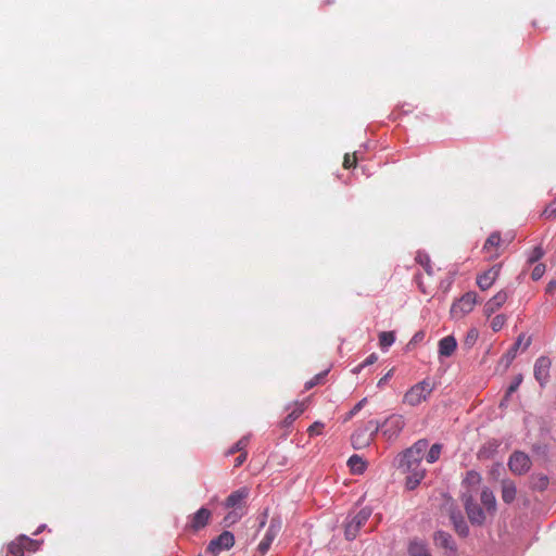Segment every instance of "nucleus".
<instances>
[{
    "label": "nucleus",
    "instance_id": "nucleus-24",
    "mask_svg": "<svg viewBox=\"0 0 556 556\" xmlns=\"http://www.w3.org/2000/svg\"><path fill=\"white\" fill-rule=\"evenodd\" d=\"M8 551L12 556H24L25 555L26 551L23 545V541H22L21 536L17 538L16 540L12 541L9 544Z\"/></svg>",
    "mask_w": 556,
    "mask_h": 556
},
{
    "label": "nucleus",
    "instance_id": "nucleus-19",
    "mask_svg": "<svg viewBox=\"0 0 556 556\" xmlns=\"http://www.w3.org/2000/svg\"><path fill=\"white\" fill-rule=\"evenodd\" d=\"M517 494L516 484L511 480L502 481V500L506 504H510L515 501Z\"/></svg>",
    "mask_w": 556,
    "mask_h": 556
},
{
    "label": "nucleus",
    "instance_id": "nucleus-52",
    "mask_svg": "<svg viewBox=\"0 0 556 556\" xmlns=\"http://www.w3.org/2000/svg\"><path fill=\"white\" fill-rule=\"evenodd\" d=\"M419 333L415 334V339L420 340Z\"/></svg>",
    "mask_w": 556,
    "mask_h": 556
},
{
    "label": "nucleus",
    "instance_id": "nucleus-23",
    "mask_svg": "<svg viewBox=\"0 0 556 556\" xmlns=\"http://www.w3.org/2000/svg\"><path fill=\"white\" fill-rule=\"evenodd\" d=\"M348 465L354 473H362L366 468L365 462L358 455H352L348 460Z\"/></svg>",
    "mask_w": 556,
    "mask_h": 556
},
{
    "label": "nucleus",
    "instance_id": "nucleus-3",
    "mask_svg": "<svg viewBox=\"0 0 556 556\" xmlns=\"http://www.w3.org/2000/svg\"><path fill=\"white\" fill-rule=\"evenodd\" d=\"M433 391V384L429 380H422L406 391L403 402L409 406H417L425 402Z\"/></svg>",
    "mask_w": 556,
    "mask_h": 556
},
{
    "label": "nucleus",
    "instance_id": "nucleus-43",
    "mask_svg": "<svg viewBox=\"0 0 556 556\" xmlns=\"http://www.w3.org/2000/svg\"><path fill=\"white\" fill-rule=\"evenodd\" d=\"M521 381H522V376L521 375L516 376L514 381L511 382V384L508 387L506 395L508 396L511 393H514L519 388Z\"/></svg>",
    "mask_w": 556,
    "mask_h": 556
},
{
    "label": "nucleus",
    "instance_id": "nucleus-50",
    "mask_svg": "<svg viewBox=\"0 0 556 556\" xmlns=\"http://www.w3.org/2000/svg\"><path fill=\"white\" fill-rule=\"evenodd\" d=\"M521 340H522V338L519 337L517 342L514 344V346L511 349L516 351L519 348V345L521 344Z\"/></svg>",
    "mask_w": 556,
    "mask_h": 556
},
{
    "label": "nucleus",
    "instance_id": "nucleus-2",
    "mask_svg": "<svg viewBox=\"0 0 556 556\" xmlns=\"http://www.w3.org/2000/svg\"><path fill=\"white\" fill-rule=\"evenodd\" d=\"M379 429L380 424L376 420H369L362 427L357 428L351 435L353 447L361 450L368 446Z\"/></svg>",
    "mask_w": 556,
    "mask_h": 556
},
{
    "label": "nucleus",
    "instance_id": "nucleus-26",
    "mask_svg": "<svg viewBox=\"0 0 556 556\" xmlns=\"http://www.w3.org/2000/svg\"><path fill=\"white\" fill-rule=\"evenodd\" d=\"M305 406L303 403L299 404L296 408H294L282 421L285 427H289L293 424L295 419H298L301 414L304 412Z\"/></svg>",
    "mask_w": 556,
    "mask_h": 556
},
{
    "label": "nucleus",
    "instance_id": "nucleus-45",
    "mask_svg": "<svg viewBox=\"0 0 556 556\" xmlns=\"http://www.w3.org/2000/svg\"><path fill=\"white\" fill-rule=\"evenodd\" d=\"M478 338V331L476 329H470L467 333L465 343L471 345Z\"/></svg>",
    "mask_w": 556,
    "mask_h": 556
},
{
    "label": "nucleus",
    "instance_id": "nucleus-4",
    "mask_svg": "<svg viewBox=\"0 0 556 556\" xmlns=\"http://www.w3.org/2000/svg\"><path fill=\"white\" fill-rule=\"evenodd\" d=\"M371 516V509L364 507L358 510L354 516L348 517L344 526V535L348 540H354L359 529L367 522Z\"/></svg>",
    "mask_w": 556,
    "mask_h": 556
},
{
    "label": "nucleus",
    "instance_id": "nucleus-34",
    "mask_svg": "<svg viewBox=\"0 0 556 556\" xmlns=\"http://www.w3.org/2000/svg\"><path fill=\"white\" fill-rule=\"evenodd\" d=\"M506 324V316L503 314L496 315L491 321V328L493 331H500Z\"/></svg>",
    "mask_w": 556,
    "mask_h": 556
},
{
    "label": "nucleus",
    "instance_id": "nucleus-21",
    "mask_svg": "<svg viewBox=\"0 0 556 556\" xmlns=\"http://www.w3.org/2000/svg\"><path fill=\"white\" fill-rule=\"evenodd\" d=\"M229 509H230L229 513L224 517V520H223V523L225 525V527H230V526L235 525L245 514V510H239V509H233V508H229Z\"/></svg>",
    "mask_w": 556,
    "mask_h": 556
},
{
    "label": "nucleus",
    "instance_id": "nucleus-20",
    "mask_svg": "<svg viewBox=\"0 0 556 556\" xmlns=\"http://www.w3.org/2000/svg\"><path fill=\"white\" fill-rule=\"evenodd\" d=\"M481 503L485 507V510L490 514H494L496 510V500L493 492L489 489H484L480 496Z\"/></svg>",
    "mask_w": 556,
    "mask_h": 556
},
{
    "label": "nucleus",
    "instance_id": "nucleus-13",
    "mask_svg": "<svg viewBox=\"0 0 556 556\" xmlns=\"http://www.w3.org/2000/svg\"><path fill=\"white\" fill-rule=\"evenodd\" d=\"M235 544V536L229 531H224L216 539L212 540L208 544V549L212 552H219L222 549H229Z\"/></svg>",
    "mask_w": 556,
    "mask_h": 556
},
{
    "label": "nucleus",
    "instance_id": "nucleus-8",
    "mask_svg": "<svg viewBox=\"0 0 556 556\" xmlns=\"http://www.w3.org/2000/svg\"><path fill=\"white\" fill-rule=\"evenodd\" d=\"M509 469L516 475L526 473L531 467L529 456L522 452H515L508 460Z\"/></svg>",
    "mask_w": 556,
    "mask_h": 556
},
{
    "label": "nucleus",
    "instance_id": "nucleus-32",
    "mask_svg": "<svg viewBox=\"0 0 556 556\" xmlns=\"http://www.w3.org/2000/svg\"><path fill=\"white\" fill-rule=\"evenodd\" d=\"M21 539L23 541V545H24L26 552L34 553V552L38 551V548L40 546L39 541L31 540L25 535H21Z\"/></svg>",
    "mask_w": 556,
    "mask_h": 556
},
{
    "label": "nucleus",
    "instance_id": "nucleus-28",
    "mask_svg": "<svg viewBox=\"0 0 556 556\" xmlns=\"http://www.w3.org/2000/svg\"><path fill=\"white\" fill-rule=\"evenodd\" d=\"M416 261L422 266V268L429 276L433 275V268L431 265V261L427 254L418 253L416 256Z\"/></svg>",
    "mask_w": 556,
    "mask_h": 556
},
{
    "label": "nucleus",
    "instance_id": "nucleus-7",
    "mask_svg": "<svg viewBox=\"0 0 556 556\" xmlns=\"http://www.w3.org/2000/svg\"><path fill=\"white\" fill-rule=\"evenodd\" d=\"M249 496L250 489L242 486L229 494V496L224 502V507L245 510V503Z\"/></svg>",
    "mask_w": 556,
    "mask_h": 556
},
{
    "label": "nucleus",
    "instance_id": "nucleus-40",
    "mask_svg": "<svg viewBox=\"0 0 556 556\" xmlns=\"http://www.w3.org/2000/svg\"><path fill=\"white\" fill-rule=\"evenodd\" d=\"M328 374V371H324V372H320L316 376H314L312 379H309L306 383H305V390H309L312 389L313 387L317 386L318 383H320L321 379Z\"/></svg>",
    "mask_w": 556,
    "mask_h": 556
},
{
    "label": "nucleus",
    "instance_id": "nucleus-6",
    "mask_svg": "<svg viewBox=\"0 0 556 556\" xmlns=\"http://www.w3.org/2000/svg\"><path fill=\"white\" fill-rule=\"evenodd\" d=\"M477 293L467 292L456 303L453 304L451 313L455 317H462L470 313L477 304Z\"/></svg>",
    "mask_w": 556,
    "mask_h": 556
},
{
    "label": "nucleus",
    "instance_id": "nucleus-9",
    "mask_svg": "<svg viewBox=\"0 0 556 556\" xmlns=\"http://www.w3.org/2000/svg\"><path fill=\"white\" fill-rule=\"evenodd\" d=\"M551 366L552 362L546 356L539 357L534 364V378L541 387H544L549 380Z\"/></svg>",
    "mask_w": 556,
    "mask_h": 556
},
{
    "label": "nucleus",
    "instance_id": "nucleus-17",
    "mask_svg": "<svg viewBox=\"0 0 556 556\" xmlns=\"http://www.w3.org/2000/svg\"><path fill=\"white\" fill-rule=\"evenodd\" d=\"M403 470L409 473L406 477V486L408 490H414L425 478L426 473L424 468H409Z\"/></svg>",
    "mask_w": 556,
    "mask_h": 556
},
{
    "label": "nucleus",
    "instance_id": "nucleus-29",
    "mask_svg": "<svg viewBox=\"0 0 556 556\" xmlns=\"http://www.w3.org/2000/svg\"><path fill=\"white\" fill-rule=\"evenodd\" d=\"M548 485V479L546 476H533L531 478V486L535 490L544 491Z\"/></svg>",
    "mask_w": 556,
    "mask_h": 556
},
{
    "label": "nucleus",
    "instance_id": "nucleus-38",
    "mask_svg": "<svg viewBox=\"0 0 556 556\" xmlns=\"http://www.w3.org/2000/svg\"><path fill=\"white\" fill-rule=\"evenodd\" d=\"M543 255H544V251H543V249H542L541 247H535V248L531 251V253H530V255H529V258H528V262H529V263H531V264H532V263H535V262H538L540 258H542V257H543Z\"/></svg>",
    "mask_w": 556,
    "mask_h": 556
},
{
    "label": "nucleus",
    "instance_id": "nucleus-30",
    "mask_svg": "<svg viewBox=\"0 0 556 556\" xmlns=\"http://www.w3.org/2000/svg\"><path fill=\"white\" fill-rule=\"evenodd\" d=\"M441 451H442V445L441 444H439V443L433 444L430 447V450H429V452H428V454L426 456L427 462L430 463V464L437 462L440 458Z\"/></svg>",
    "mask_w": 556,
    "mask_h": 556
},
{
    "label": "nucleus",
    "instance_id": "nucleus-47",
    "mask_svg": "<svg viewBox=\"0 0 556 556\" xmlns=\"http://www.w3.org/2000/svg\"><path fill=\"white\" fill-rule=\"evenodd\" d=\"M554 289H556V281L552 280L547 285V292H552Z\"/></svg>",
    "mask_w": 556,
    "mask_h": 556
},
{
    "label": "nucleus",
    "instance_id": "nucleus-5",
    "mask_svg": "<svg viewBox=\"0 0 556 556\" xmlns=\"http://www.w3.org/2000/svg\"><path fill=\"white\" fill-rule=\"evenodd\" d=\"M405 426V419L402 415L393 414L389 416L381 425L382 435L387 440H394L399 437Z\"/></svg>",
    "mask_w": 556,
    "mask_h": 556
},
{
    "label": "nucleus",
    "instance_id": "nucleus-44",
    "mask_svg": "<svg viewBox=\"0 0 556 556\" xmlns=\"http://www.w3.org/2000/svg\"><path fill=\"white\" fill-rule=\"evenodd\" d=\"M466 481L471 484H479L481 481V477L478 472L469 471L467 473Z\"/></svg>",
    "mask_w": 556,
    "mask_h": 556
},
{
    "label": "nucleus",
    "instance_id": "nucleus-41",
    "mask_svg": "<svg viewBox=\"0 0 556 556\" xmlns=\"http://www.w3.org/2000/svg\"><path fill=\"white\" fill-rule=\"evenodd\" d=\"M544 273H545V265L544 264H536L534 266V268L532 269L531 278L536 281V280L542 278Z\"/></svg>",
    "mask_w": 556,
    "mask_h": 556
},
{
    "label": "nucleus",
    "instance_id": "nucleus-1",
    "mask_svg": "<svg viewBox=\"0 0 556 556\" xmlns=\"http://www.w3.org/2000/svg\"><path fill=\"white\" fill-rule=\"evenodd\" d=\"M426 439L418 440L409 448H407L401 456L400 467L402 469L421 468L420 463L428 447Z\"/></svg>",
    "mask_w": 556,
    "mask_h": 556
},
{
    "label": "nucleus",
    "instance_id": "nucleus-25",
    "mask_svg": "<svg viewBox=\"0 0 556 556\" xmlns=\"http://www.w3.org/2000/svg\"><path fill=\"white\" fill-rule=\"evenodd\" d=\"M434 540L437 542V544H439L440 546L444 547V548H453V540H452V536L446 533V532H438L434 536Z\"/></svg>",
    "mask_w": 556,
    "mask_h": 556
},
{
    "label": "nucleus",
    "instance_id": "nucleus-42",
    "mask_svg": "<svg viewBox=\"0 0 556 556\" xmlns=\"http://www.w3.org/2000/svg\"><path fill=\"white\" fill-rule=\"evenodd\" d=\"M324 424L320 421H315L313 425H311L307 429V432L311 437L318 435L323 432Z\"/></svg>",
    "mask_w": 556,
    "mask_h": 556
},
{
    "label": "nucleus",
    "instance_id": "nucleus-48",
    "mask_svg": "<svg viewBox=\"0 0 556 556\" xmlns=\"http://www.w3.org/2000/svg\"><path fill=\"white\" fill-rule=\"evenodd\" d=\"M515 350L510 349V351H508V353L506 354L508 361L513 359L515 357Z\"/></svg>",
    "mask_w": 556,
    "mask_h": 556
},
{
    "label": "nucleus",
    "instance_id": "nucleus-16",
    "mask_svg": "<svg viewBox=\"0 0 556 556\" xmlns=\"http://www.w3.org/2000/svg\"><path fill=\"white\" fill-rule=\"evenodd\" d=\"M466 513L468 515L469 520L473 525H482L485 520V514L483 509L476 504L472 500H467L465 503Z\"/></svg>",
    "mask_w": 556,
    "mask_h": 556
},
{
    "label": "nucleus",
    "instance_id": "nucleus-27",
    "mask_svg": "<svg viewBox=\"0 0 556 556\" xmlns=\"http://www.w3.org/2000/svg\"><path fill=\"white\" fill-rule=\"evenodd\" d=\"M395 341L394 332L383 331L379 334V345L381 349H388Z\"/></svg>",
    "mask_w": 556,
    "mask_h": 556
},
{
    "label": "nucleus",
    "instance_id": "nucleus-51",
    "mask_svg": "<svg viewBox=\"0 0 556 556\" xmlns=\"http://www.w3.org/2000/svg\"><path fill=\"white\" fill-rule=\"evenodd\" d=\"M419 333L415 334V339L420 340Z\"/></svg>",
    "mask_w": 556,
    "mask_h": 556
},
{
    "label": "nucleus",
    "instance_id": "nucleus-36",
    "mask_svg": "<svg viewBox=\"0 0 556 556\" xmlns=\"http://www.w3.org/2000/svg\"><path fill=\"white\" fill-rule=\"evenodd\" d=\"M366 399L361 400L344 417V421L351 420L365 405Z\"/></svg>",
    "mask_w": 556,
    "mask_h": 556
},
{
    "label": "nucleus",
    "instance_id": "nucleus-35",
    "mask_svg": "<svg viewBox=\"0 0 556 556\" xmlns=\"http://www.w3.org/2000/svg\"><path fill=\"white\" fill-rule=\"evenodd\" d=\"M452 519L454 521L455 530L457 531V533L463 536H466L468 534V527L466 522L462 518L456 519L454 516L452 517Z\"/></svg>",
    "mask_w": 556,
    "mask_h": 556
},
{
    "label": "nucleus",
    "instance_id": "nucleus-39",
    "mask_svg": "<svg viewBox=\"0 0 556 556\" xmlns=\"http://www.w3.org/2000/svg\"><path fill=\"white\" fill-rule=\"evenodd\" d=\"M378 359V356L372 353L370 354L369 356L366 357V359L361 363L355 369H354V372H359L363 368H365L366 366H369V365H372L374 363H376Z\"/></svg>",
    "mask_w": 556,
    "mask_h": 556
},
{
    "label": "nucleus",
    "instance_id": "nucleus-15",
    "mask_svg": "<svg viewBox=\"0 0 556 556\" xmlns=\"http://www.w3.org/2000/svg\"><path fill=\"white\" fill-rule=\"evenodd\" d=\"M502 245V239L500 232H492L484 242L483 251L488 254L490 260L500 256V248Z\"/></svg>",
    "mask_w": 556,
    "mask_h": 556
},
{
    "label": "nucleus",
    "instance_id": "nucleus-46",
    "mask_svg": "<svg viewBox=\"0 0 556 556\" xmlns=\"http://www.w3.org/2000/svg\"><path fill=\"white\" fill-rule=\"evenodd\" d=\"M247 456V452H241L240 455L235 459V467H240L245 462Z\"/></svg>",
    "mask_w": 556,
    "mask_h": 556
},
{
    "label": "nucleus",
    "instance_id": "nucleus-22",
    "mask_svg": "<svg viewBox=\"0 0 556 556\" xmlns=\"http://www.w3.org/2000/svg\"><path fill=\"white\" fill-rule=\"evenodd\" d=\"M409 556H431L426 547V545L421 542L413 541L408 546Z\"/></svg>",
    "mask_w": 556,
    "mask_h": 556
},
{
    "label": "nucleus",
    "instance_id": "nucleus-31",
    "mask_svg": "<svg viewBox=\"0 0 556 556\" xmlns=\"http://www.w3.org/2000/svg\"><path fill=\"white\" fill-rule=\"evenodd\" d=\"M248 444V439L247 438H242L240 439L237 443H235L227 452H226V456H230V455H233L236 453H241V452H245L244 448Z\"/></svg>",
    "mask_w": 556,
    "mask_h": 556
},
{
    "label": "nucleus",
    "instance_id": "nucleus-33",
    "mask_svg": "<svg viewBox=\"0 0 556 556\" xmlns=\"http://www.w3.org/2000/svg\"><path fill=\"white\" fill-rule=\"evenodd\" d=\"M542 217L545 219H553L556 217V199L546 205L542 212Z\"/></svg>",
    "mask_w": 556,
    "mask_h": 556
},
{
    "label": "nucleus",
    "instance_id": "nucleus-14",
    "mask_svg": "<svg viewBox=\"0 0 556 556\" xmlns=\"http://www.w3.org/2000/svg\"><path fill=\"white\" fill-rule=\"evenodd\" d=\"M508 293L505 290L498 291L493 298H491L483 307L484 315L490 317L496 311H498L507 301Z\"/></svg>",
    "mask_w": 556,
    "mask_h": 556
},
{
    "label": "nucleus",
    "instance_id": "nucleus-10",
    "mask_svg": "<svg viewBox=\"0 0 556 556\" xmlns=\"http://www.w3.org/2000/svg\"><path fill=\"white\" fill-rule=\"evenodd\" d=\"M211 516L212 513L210 509L201 507L192 516H190L189 523L187 527L193 532H197L203 529L208 523Z\"/></svg>",
    "mask_w": 556,
    "mask_h": 556
},
{
    "label": "nucleus",
    "instance_id": "nucleus-37",
    "mask_svg": "<svg viewBox=\"0 0 556 556\" xmlns=\"http://www.w3.org/2000/svg\"><path fill=\"white\" fill-rule=\"evenodd\" d=\"M356 163H357V157L355 155V153L353 154H349L346 153L344 155V159H343V167L345 169H350L352 167H355L356 166Z\"/></svg>",
    "mask_w": 556,
    "mask_h": 556
},
{
    "label": "nucleus",
    "instance_id": "nucleus-49",
    "mask_svg": "<svg viewBox=\"0 0 556 556\" xmlns=\"http://www.w3.org/2000/svg\"><path fill=\"white\" fill-rule=\"evenodd\" d=\"M391 370L383 377L380 379V381L378 382V386H381L388 378H390L391 376Z\"/></svg>",
    "mask_w": 556,
    "mask_h": 556
},
{
    "label": "nucleus",
    "instance_id": "nucleus-18",
    "mask_svg": "<svg viewBox=\"0 0 556 556\" xmlns=\"http://www.w3.org/2000/svg\"><path fill=\"white\" fill-rule=\"evenodd\" d=\"M457 348L456 339L453 336H446L439 341V354L444 357L453 355Z\"/></svg>",
    "mask_w": 556,
    "mask_h": 556
},
{
    "label": "nucleus",
    "instance_id": "nucleus-11",
    "mask_svg": "<svg viewBox=\"0 0 556 556\" xmlns=\"http://www.w3.org/2000/svg\"><path fill=\"white\" fill-rule=\"evenodd\" d=\"M501 273V265H493L491 268L477 277V285L482 290H489Z\"/></svg>",
    "mask_w": 556,
    "mask_h": 556
},
{
    "label": "nucleus",
    "instance_id": "nucleus-12",
    "mask_svg": "<svg viewBox=\"0 0 556 556\" xmlns=\"http://www.w3.org/2000/svg\"><path fill=\"white\" fill-rule=\"evenodd\" d=\"M280 529H281L280 521L276 520V519H273L270 521V525H269V527H268L264 538L262 539V541L258 544V551L262 554H265L269 549L273 541L278 535Z\"/></svg>",
    "mask_w": 556,
    "mask_h": 556
}]
</instances>
